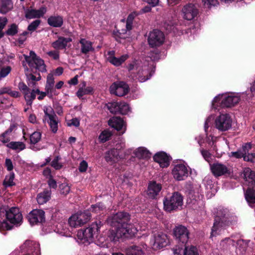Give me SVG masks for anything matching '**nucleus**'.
<instances>
[{"label": "nucleus", "instance_id": "25", "mask_svg": "<svg viewBox=\"0 0 255 255\" xmlns=\"http://www.w3.org/2000/svg\"><path fill=\"white\" fill-rule=\"evenodd\" d=\"M72 40L70 37L59 36L58 39L52 42L51 45L55 49H66L68 43L71 42Z\"/></svg>", "mask_w": 255, "mask_h": 255}, {"label": "nucleus", "instance_id": "10", "mask_svg": "<svg viewBox=\"0 0 255 255\" xmlns=\"http://www.w3.org/2000/svg\"><path fill=\"white\" fill-rule=\"evenodd\" d=\"M232 121L228 114H222L215 120V125L217 129L221 131H226L232 127Z\"/></svg>", "mask_w": 255, "mask_h": 255}, {"label": "nucleus", "instance_id": "31", "mask_svg": "<svg viewBox=\"0 0 255 255\" xmlns=\"http://www.w3.org/2000/svg\"><path fill=\"white\" fill-rule=\"evenodd\" d=\"M86 82H83L82 87L79 88L76 92V96L80 99H82L84 95H92L94 93V89L92 87H86Z\"/></svg>", "mask_w": 255, "mask_h": 255}, {"label": "nucleus", "instance_id": "18", "mask_svg": "<svg viewBox=\"0 0 255 255\" xmlns=\"http://www.w3.org/2000/svg\"><path fill=\"white\" fill-rule=\"evenodd\" d=\"M183 17L187 20L193 19L198 14V9L193 3H188L185 5L182 8Z\"/></svg>", "mask_w": 255, "mask_h": 255}, {"label": "nucleus", "instance_id": "37", "mask_svg": "<svg viewBox=\"0 0 255 255\" xmlns=\"http://www.w3.org/2000/svg\"><path fill=\"white\" fill-rule=\"evenodd\" d=\"M6 146L12 150L21 151L26 147L25 144L20 141H10L7 144Z\"/></svg>", "mask_w": 255, "mask_h": 255}, {"label": "nucleus", "instance_id": "26", "mask_svg": "<svg viewBox=\"0 0 255 255\" xmlns=\"http://www.w3.org/2000/svg\"><path fill=\"white\" fill-rule=\"evenodd\" d=\"M120 151L117 148H112L106 153L105 160L108 162L113 164L117 162L119 159Z\"/></svg>", "mask_w": 255, "mask_h": 255}, {"label": "nucleus", "instance_id": "63", "mask_svg": "<svg viewBox=\"0 0 255 255\" xmlns=\"http://www.w3.org/2000/svg\"><path fill=\"white\" fill-rule=\"evenodd\" d=\"M201 154L204 157V158L207 161H209L211 158V153L207 150L202 149L201 150Z\"/></svg>", "mask_w": 255, "mask_h": 255}, {"label": "nucleus", "instance_id": "23", "mask_svg": "<svg viewBox=\"0 0 255 255\" xmlns=\"http://www.w3.org/2000/svg\"><path fill=\"white\" fill-rule=\"evenodd\" d=\"M241 176L244 179L248 181L249 186L252 188L255 187V172L252 170L251 168H245L241 174Z\"/></svg>", "mask_w": 255, "mask_h": 255}, {"label": "nucleus", "instance_id": "54", "mask_svg": "<svg viewBox=\"0 0 255 255\" xmlns=\"http://www.w3.org/2000/svg\"><path fill=\"white\" fill-rule=\"evenodd\" d=\"M203 5L208 8L212 6H216L219 4L218 0H202Z\"/></svg>", "mask_w": 255, "mask_h": 255}, {"label": "nucleus", "instance_id": "61", "mask_svg": "<svg viewBox=\"0 0 255 255\" xmlns=\"http://www.w3.org/2000/svg\"><path fill=\"white\" fill-rule=\"evenodd\" d=\"M47 54L54 60H56L59 59V53L58 51H50L47 52Z\"/></svg>", "mask_w": 255, "mask_h": 255}, {"label": "nucleus", "instance_id": "39", "mask_svg": "<svg viewBox=\"0 0 255 255\" xmlns=\"http://www.w3.org/2000/svg\"><path fill=\"white\" fill-rule=\"evenodd\" d=\"M49 121L48 122L50 127L51 131L53 133H56L58 130V121L57 117L55 114L53 116H50Z\"/></svg>", "mask_w": 255, "mask_h": 255}, {"label": "nucleus", "instance_id": "16", "mask_svg": "<svg viewBox=\"0 0 255 255\" xmlns=\"http://www.w3.org/2000/svg\"><path fill=\"white\" fill-rule=\"evenodd\" d=\"M172 173L174 179L178 181L184 180L188 176V169L183 164L176 165L172 169Z\"/></svg>", "mask_w": 255, "mask_h": 255}, {"label": "nucleus", "instance_id": "50", "mask_svg": "<svg viewBox=\"0 0 255 255\" xmlns=\"http://www.w3.org/2000/svg\"><path fill=\"white\" fill-rule=\"evenodd\" d=\"M36 95L34 94V91H31L30 93L28 95H25V100L26 102V104L28 106H31L33 101L35 100Z\"/></svg>", "mask_w": 255, "mask_h": 255}, {"label": "nucleus", "instance_id": "49", "mask_svg": "<svg viewBox=\"0 0 255 255\" xmlns=\"http://www.w3.org/2000/svg\"><path fill=\"white\" fill-rule=\"evenodd\" d=\"M55 83L54 78L53 74L52 73H49L47 76L46 83L45 85V90L47 88H50L54 87Z\"/></svg>", "mask_w": 255, "mask_h": 255}, {"label": "nucleus", "instance_id": "8", "mask_svg": "<svg viewBox=\"0 0 255 255\" xmlns=\"http://www.w3.org/2000/svg\"><path fill=\"white\" fill-rule=\"evenodd\" d=\"M165 39L163 33L158 29H154L149 33L148 42L151 47H157L162 45Z\"/></svg>", "mask_w": 255, "mask_h": 255}, {"label": "nucleus", "instance_id": "21", "mask_svg": "<svg viewBox=\"0 0 255 255\" xmlns=\"http://www.w3.org/2000/svg\"><path fill=\"white\" fill-rule=\"evenodd\" d=\"M168 243V241L166 234L160 232L154 235L153 246L155 248L160 249L166 247Z\"/></svg>", "mask_w": 255, "mask_h": 255}, {"label": "nucleus", "instance_id": "59", "mask_svg": "<svg viewBox=\"0 0 255 255\" xmlns=\"http://www.w3.org/2000/svg\"><path fill=\"white\" fill-rule=\"evenodd\" d=\"M88 168V163L85 160H82L79 165V170L80 172H85Z\"/></svg>", "mask_w": 255, "mask_h": 255}, {"label": "nucleus", "instance_id": "24", "mask_svg": "<svg viewBox=\"0 0 255 255\" xmlns=\"http://www.w3.org/2000/svg\"><path fill=\"white\" fill-rule=\"evenodd\" d=\"M199 255L197 249L194 246L188 248L186 246L179 247L174 251V255Z\"/></svg>", "mask_w": 255, "mask_h": 255}, {"label": "nucleus", "instance_id": "51", "mask_svg": "<svg viewBox=\"0 0 255 255\" xmlns=\"http://www.w3.org/2000/svg\"><path fill=\"white\" fill-rule=\"evenodd\" d=\"M40 23L41 20L40 19H36L33 21L28 25L27 30L31 32L35 31L37 28Z\"/></svg>", "mask_w": 255, "mask_h": 255}, {"label": "nucleus", "instance_id": "5", "mask_svg": "<svg viewBox=\"0 0 255 255\" xmlns=\"http://www.w3.org/2000/svg\"><path fill=\"white\" fill-rule=\"evenodd\" d=\"M183 197L178 192H173L171 196H166L163 200V208L165 211L171 212L176 211L183 205Z\"/></svg>", "mask_w": 255, "mask_h": 255}, {"label": "nucleus", "instance_id": "52", "mask_svg": "<svg viewBox=\"0 0 255 255\" xmlns=\"http://www.w3.org/2000/svg\"><path fill=\"white\" fill-rule=\"evenodd\" d=\"M17 127V124H10L9 128L6 130L4 132L0 135V137H6L7 135L10 134L12 131L16 129Z\"/></svg>", "mask_w": 255, "mask_h": 255}, {"label": "nucleus", "instance_id": "19", "mask_svg": "<svg viewBox=\"0 0 255 255\" xmlns=\"http://www.w3.org/2000/svg\"><path fill=\"white\" fill-rule=\"evenodd\" d=\"M155 162L159 164L162 168L167 167L169 165L171 160L170 156L163 151L157 152L153 157Z\"/></svg>", "mask_w": 255, "mask_h": 255}, {"label": "nucleus", "instance_id": "38", "mask_svg": "<svg viewBox=\"0 0 255 255\" xmlns=\"http://www.w3.org/2000/svg\"><path fill=\"white\" fill-rule=\"evenodd\" d=\"M112 135L113 133L109 129H106L101 132L98 138L100 142L104 143L109 140Z\"/></svg>", "mask_w": 255, "mask_h": 255}, {"label": "nucleus", "instance_id": "43", "mask_svg": "<svg viewBox=\"0 0 255 255\" xmlns=\"http://www.w3.org/2000/svg\"><path fill=\"white\" fill-rule=\"evenodd\" d=\"M106 206L102 202H99L94 205H92L90 211L96 213H100L106 209Z\"/></svg>", "mask_w": 255, "mask_h": 255}, {"label": "nucleus", "instance_id": "42", "mask_svg": "<svg viewBox=\"0 0 255 255\" xmlns=\"http://www.w3.org/2000/svg\"><path fill=\"white\" fill-rule=\"evenodd\" d=\"M18 31V26L15 23H12L8 26V29L5 31V34L8 36H14Z\"/></svg>", "mask_w": 255, "mask_h": 255}, {"label": "nucleus", "instance_id": "44", "mask_svg": "<svg viewBox=\"0 0 255 255\" xmlns=\"http://www.w3.org/2000/svg\"><path fill=\"white\" fill-rule=\"evenodd\" d=\"M41 138V133L39 131H34L30 135V143L35 144L38 143Z\"/></svg>", "mask_w": 255, "mask_h": 255}, {"label": "nucleus", "instance_id": "7", "mask_svg": "<svg viewBox=\"0 0 255 255\" xmlns=\"http://www.w3.org/2000/svg\"><path fill=\"white\" fill-rule=\"evenodd\" d=\"M91 217V213L88 211L75 214L69 219L68 223L70 227L77 228L88 222L90 220Z\"/></svg>", "mask_w": 255, "mask_h": 255}, {"label": "nucleus", "instance_id": "53", "mask_svg": "<svg viewBox=\"0 0 255 255\" xmlns=\"http://www.w3.org/2000/svg\"><path fill=\"white\" fill-rule=\"evenodd\" d=\"M8 206H2L0 207V221H2L3 220H7V213L8 212Z\"/></svg>", "mask_w": 255, "mask_h": 255}, {"label": "nucleus", "instance_id": "11", "mask_svg": "<svg viewBox=\"0 0 255 255\" xmlns=\"http://www.w3.org/2000/svg\"><path fill=\"white\" fill-rule=\"evenodd\" d=\"M110 92L111 94L122 97L128 93L129 87L127 84L123 81H120L118 83L114 82L110 87Z\"/></svg>", "mask_w": 255, "mask_h": 255}, {"label": "nucleus", "instance_id": "3", "mask_svg": "<svg viewBox=\"0 0 255 255\" xmlns=\"http://www.w3.org/2000/svg\"><path fill=\"white\" fill-rule=\"evenodd\" d=\"M242 99L244 101L249 100L248 96L244 93L240 95L239 94L237 95L231 94L228 96L219 95L214 98L212 104L213 105H217L219 103L222 108H231L238 104Z\"/></svg>", "mask_w": 255, "mask_h": 255}, {"label": "nucleus", "instance_id": "28", "mask_svg": "<svg viewBox=\"0 0 255 255\" xmlns=\"http://www.w3.org/2000/svg\"><path fill=\"white\" fill-rule=\"evenodd\" d=\"M79 43L81 44V52L82 54L86 55L95 50L93 47V43L85 38H81Z\"/></svg>", "mask_w": 255, "mask_h": 255}, {"label": "nucleus", "instance_id": "56", "mask_svg": "<svg viewBox=\"0 0 255 255\" xmlns=\"http://www.w3.org/2000/svg\"><path fill=\"white\" fill-rule=\"evenodd\" d=\"M252 148V144L251 142H247L243 145L241 150L243 152L244 155L249 153L250 150Z\"/></svg>", "mask_w": 255, "mask_h": 255}, {"label": "nucleus", "instance_id": "20", "mask_svg": "<svg viewBox=\"0 0 255 255\" xmlns=\"http://www.w3.org/2000/svg\"><path fill=\"white\" fill-rule=\"evenodd\" d=\"M46 7L41 6L39 9L27 8L25 11V17L27 19L39 18L46 12Z\"/></svg>", "mask_w": 255, "mask_h": 255}, {"label": "nucleus", "instance_id": "35", "mask_svg": "<svg viewBox=\"0 0 255 255\" xmlns=\"http://www.w3.org/2000/svg\"><path fill=\"white\" fill-rule=\"evenodd\" d=\"M135 154L136 157L142 159H148L151 155L149 151L144 147H138L135 151Z\"/></svg>", "mask_w": 255, "mask_h": 255}, {"label": "nucleus", "instance_id": "60", "mask_svg": "<svg viewBox=\"0 0 255 255\" xmlns=\"http://www.w3.org/2000/svg\"><path fill=\"white\" fill-rule=\"evenodd\" d=\"M5 166L8 171H11L13 169V166L11 160L9 158H6L5 161Z\"/></svg>", "mask_w": 255, "mask_h": 255}, {"label": "nucleus", "instance_id": "29", "mask_svg": "<svg viewBox=\"0 0 255 255\" xmlns=\"http://www.w3.org/2000/svg\"><path fill=\"white\" fill-rule=\"evenodd\" d=\"M51 191L50 189H45L43 192L38 193L36 199L38 203L43 205L48 202L51 198Z\"/></svg>", "mask_w": 255, "mask_h": 255}, {"label": "nucleus", "instance_id": "64", "mask_svg": "<svg viewBox=\"0 0 255 255\" xmlns=\"http://www.w3.org/2000/svg\"><path fill=\"white\" fill-rule=\"evenodd\" d=\"M139 14V13L137 11H133V12L130 13L128 15L126 21L133 22V19H134V18L136 16L138 15Z\"/></svg>", "mask_w": 255, "mask_h": 255}, {"label": "nucleus", "instance_id": "17", "mask_svg": "<svg viewBox=\"0 0 255 255\" xmlns=\"http://www.w3.org/2000/svg\"><path fill=\"white\" fill-rule=\"evenodd\" d=\"M108 125L111 128L119 131L120 134H124L126 130L125 122L121 117H114L111 118L108 121Z\"/></svg>", "mask_w": 255, "mask_h": 255}, {"label": "nucleus", "instance_id": "15", "mask_svg": "<svg viewBox=\"0 0 255 255\" xmlns=\"http://www.w3.org/2000/svg\"><path fill=\"white\" fill-rule=\"evenodd\" d=\"M30 56H32L33 60V65L31 69V71L33 73H35L34 70H38L41 72H45L46 71V65L44 61L40 57L37 56L33 51H30Z\"/></svg>", "mask_w": 255, "mask_h": 255}, {"label": "nucleus", "instance_id": "58", "mask_svg": "<svg viewBox=\"0 0 255 255\" xmlns=\"http://www.w3.org/2000/svg\"><path fill=\"white\" fill-rule=\"evenodd\" d=\"M47 183L50 188L56 189L57 185V182L55 179H53L52 175H50L48 181Z\"/></svg>", "mask_w": 255, "mask_h": 255}, {"label": "nucleus", "instance_id": "22", "mask_svg": "<svg viewBox=\"0 0 255 255\" xmlns=\"http://www.w3.org/2000/svg\"><path fill=\"white\" fill-rule=\"evenodd\" d=\"M161 188L160 184L157 183L155 181H151L148 185L147 194L149 198L155 199L161 191Z\"/></svg>", "mask_w": 255, "mask_h": 255}, {"label": "nucleus", "instance_id": "2", "mask_svg": "<svg viewBox=\"0 0 255 255\" xmlns=\"http://www.w3.org/2000/svg\"><path fill=\"white\" fill-rule=\"evenodd\" d=\"M130 215L128 213L121 211L109 216L107 221L111 227L121 229L122 232L130 234Z\"/></svg>", "mask_w": 255, "mask_h": 255}, {"label": "nucleus", "instance_id": "6", "mask_svg": "<svg viewBox=\"0 0 255 255\" xmlns=\"http://www.w3.org/2000/svg\"><path fill=\"white\" fill-rule=\"evenodd\" d=\"M189 230L183 225H178L174 228L173 236L178 244L176 247L178 249L186 246L189 240Z\"/></svg>", "mask_w": 255, "mask_h": 255}, {"label": "nucleus", "instance_id": "9", "mask_svg": "<svg viewBox=\"0 0 255 255\" xmlns=\"http://www.w3.org/2000/svg\"><path fill=\"white\" fill-rule=\"evenodd\" d=\"M7 211V222H9L11 225L21 224L23 218L19 208L15 207L11 208L8 207Z\"/></svg>", "mask_w": 255, "mask_h": 255}, {"label": "nucleus", "instance_id": "14", "mask_svg": "<svg viewBox=\"0 0 255 255\" xmlns=\"http://www.w3.org/2000/svg\"><path fill=\"white\" fill-rule=\"evenodd\" d=\"M210 169L215 177L230 176L231 174L230 169L226 165L219 162L210 164Z\"/></svg>", "mask_w": 255, "mask_h": 255}, {"label": "nucleus", "instance_id": "46", "mask_svg": "<svg viewBox=\"0 0 255 255\" xmlns=\"http://www.w3.org/2000/svg\"><path fill=\"white\" fill-rule=\"evenodd\" d=\"M11 67L10 66H4L0 69V81L6 77L11 71Z\"/></svg>", "mask_w": 255, "mask_h": 255}, {"label": "nucleus", "instance_id": "12", "mask_svg": "<svg viewBox=\"0 0 255 255\" xmlns=\"http://www.w3.org/2000/svg\"><path fill=\"white\" fill-rule=\"evenodd\" d=\"M22 252L30 255H41L39 244L31 240H26L20 247Z\"/></svg>", "mask_w": 255, "mask_h": 255}, {"label": "nucleus", "instance_id": "36", "mask_svg": "<svg viewBox=\"0 0 255 255\" xmlns=\"http://www.w3.org/2000/svg\"><path fill=\"white\" fill-rule=\"evenodd\" d=\"M128 57L129 56L128 54L123 55L120 58L112 57L109 62L113 65L118 67L121 66Z\"/></svg>", "mask_w": 255, "mask_h": 255}, {"label": "nucleus", "instance_id": "34", "mask_svg": "<svg viewBox=\"0 0 255 255\" xmlns=\"http://www.w3.org/2000/svg\"><path fill=\"white\" fill-rule=\"evenodd\" d=\"M13 7V3L11 0H2L0 4V13L5 14L10 11Z\"/></svg>", "mask_w": 255, "mask_h": 255}, {"label": "nucleus", "instance_id": "13", "mask_svg": "<svg viewBox=\"0 0 255 255\" xmlns=\"http://www.w3.org/2000/svg\"><path fill=\"white\" fill-rule=\"evenodd\" d=\"M27 219L31 225L45 222V212L42 210L34 209L27 216Z\"/></svg>", "mask_w": 255, "mask_h": 255}, {"label": "nucleus", "instance_id": "1", "mask_svg": "<svg viewBox=\"0 0 255 255\" xmlns=\"http://www.w3.org/2000/svg\"><path fill=\"white\" fill-rule=\"evenodd\" d=\"M235 221L234 216L228 209L219 207L217 209L216 214L214 217L210 237L216 236L218 231L220 232L232 226Z\"/></svg>", "mask_w": 255, "mask_h": 255}, {"label": "nucleus", "instance_id": "45", "mask_svg": "<svg viewBox=\"0 0 255 255\" xmlns=\"http://www.w3.org/2000/svg\"><path fill=\"white\" fill-rule=\"evenodd\" d=\"M129 111L128 105L125 102H120L118 114L127 115Z\"/></svg>", "mask_w": 255, "mask_h": 255}, {"label": "nucleus", "instance_id": "27", "mask_svg": "<svg viewBox=\"0 0 255 255\" xmlns=\"http://www.w3.org/2000/svg\"><path fill=\"white\" fill-rule=\"evenodd\" d=\"M47 23L53 27H61L63 24V17L60 15L50 16L47 20Z\"/></svg>", "mask_w": 255, "mask_h": 255}, {"label": "nucleus", "instance_id": "47", "mask_svg": "<svg viewBox=\"0 0 255 255\" xmlns=\"http://www.w3.org/2000/svg\"><path fill=\"white\" fill-rule=\"evenodd\" d=\"M61 159L60 156H56L51 162V166L53 167L55 170H59L61 169L63 165L61 163L59 162V161Z\"/></svg>", "mask_w": 255, "mask_h": 255}, {"label": "nucleus", "instance_id": "4", "mask_svg": "<svg viewBox=\"0 0 255 255\" xmlns=\"http://www.w3.org/2000/svg\"><path fill=\"white\" fill-rule=\"evenodd\" d=\"M103 226L102 222L96 221L86 229H81L77 232V237L84 242H92L95 237H97L100 233V229Z\"/></svg>", "mask_w": 255, "mask_h": 255}, {"label": "nucleus", "instance_id": "55", "mask_svg": "<svg viewBox=\"0 0 255 255\" xmlns=\"http://www.w3.org/2000/svg\"><path fill=\"white\" fill-rule=\"evenodd\" d=\"M244 160L251 163H255V153H248L244 155Z\"/></svg>", "mask_w": 255, "mask_h": 255}, {"label": "nucleus", "instance_id": "57", "mask_svg": "<svg viewBox=\"0 0 255 255\" xmlns=\"http://www.w3.org/2000/svg\"><path fill=\"white\" fill-rule=\"evenodd\" d=\"M56 88H55V87L54 88V87H53L50 88H47L45 90L47 95H48L49 97L51 98L53 95L57 96L59 94V92L56 90Z\"/></svg>", "mask_w": 255, "mask_h": 255}, {"label": "nucleus", "instance_id": "40", "mask_svg": "<svg viewBox=\"0 0 255 255\" xmlns=\"http://www.w3.org/2000/svg\"><path fill=\"white\" fill-rule=\"evenodd\" d=\"M120 104V102H109L106 104V106L111 113L118 114V113H119Z\"/></svg>", "mask_w": 255, "mask_h": 255}, {"label": "nucleus", "instance_id": "33", "mask_svg": "<svg viewBox=\"0 0 255 255\" xmlns=\"http://www.w3.org/2000/svg\"><path fill=\"white\" fill-rule=\"evenodd\" d=\"M126 255H143L144 252L141 247L137 246H131L126 250Z\"/></svg>", "mask_w": 255, "mask_h": 255}, {"label": "nucleus", "instance_id": "62", "mask_svg": "<svg viewBox=\"0 0 255 255\" xmlns=\"http://www.w3.org/2000/svg\"><path fill=\"white\" fill-rule=\"evenodd\" d=\"M231 154L232 156L236 158H243L244 159V154L241 149L235 152H231Z\"/></svg>", "mask_w": 255, "mask_h": 255}, {"label": "nucleus", "instance_id": "30", "mask_svg": "<svg viewBox=\"0 0 255 255\" xmlns=\"http://www.w3.org/2000/svg\"><path fill=\"white\" fill-rule=\"evenodd\" d=\"M122 230L115 228L114 229L110 230L108 237L110 240L112 242H117L118 240L122 237L123 235L128 234V233L122 232Z\"/></svg>", "mask_w": 255, "mask_h": 255}, {"label": "nucleus", "instance_id": "32", "mask_svg": "<svg viewBox=\"0 0 255 255\" xmlns=\"http://www.w3.org/2000/svg\"><path fill=\"white\" fill-rule=\"evenodd\" d=\"M249 187L245 192V199L250 206L255 204V190Z\"/></svg>", "mask_w": 255, "mask_h": 255}, {"label": "nucleus", "instance_id": "48", "mask_svg": "<svg viewBox=\"0 0 255 255\" xmlns=\"http://www.w3.org/2000/svg\"><path fill=\"white\" fill-rule=\"evenodd\" d=\"M60 193L65 196L67 195L70 191V186L66 183H63L59 186Z\"/></svg>", "mask_w": 255, "mask_h": 255}, {"label": "nucleus", "instance_id": "41", "mask_svg": "<svg viewBox=\"0 0 255 255\" xmlns=\"http://www.w3.org/2000/svg\"><path fill=\"white\" fill-rule=\"evenodd\" d=\"M14 173L10 172L8 175H6L4 180L3 181V185L7 187H11L15 185L13 180L14 179Z\"/></svg>", "mask_w": 255, "mask_h": 255}]
</instances>
